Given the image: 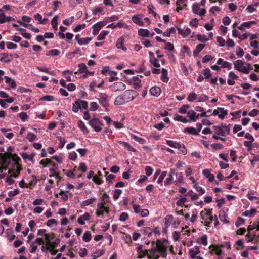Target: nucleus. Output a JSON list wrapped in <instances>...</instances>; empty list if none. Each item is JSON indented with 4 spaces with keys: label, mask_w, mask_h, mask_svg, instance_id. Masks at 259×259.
Here are the masks:
<instances>
[{
    "label": "nucleus",
    "mask_w": 259,
    "mask_h": 259,
    "mask_svg": "<svg viewBox=\"0 0 259 259\" xmlns=\"http://www.w3.org/2000/svg\"><path fill=\"white\" fill-rule=\"evenodd\" d=\"M212 129V132H214L215 134L222 136L224 135V132L220 127L213 126Z\"/></svg>",
    "instance_id": "39"
},
{
    "label": "nucleus",
    "mask_w": 259,
    "mask_h": 259,
    "mask_svg": "<svg viewBox=\"0 0 259 259\" xmlns=\"http://www.w3.org/2000/svg\"><path fill=\"white\" fill-rule=\"evenodd\" d=\"M202 174L205 178L208 179L209 182H212L214 180V176L210 172L209 169H204L202 171Z\"/></svg>",
    "instance_id": "27"
},
{
    "label": "nucleus",
    "mask_w": 259,
    "mask_h": 259,
    "mask_svg": "<svg viewBox=\"0 0 259 259\" xmlns=\"http://www.w3.org/2000/svg\"><path fill=\"white\" fill-rule=\"evenodd\" d=\"M109 33L108 31H102L97 37V39L99 40H103L105 39L106 36Z\"/></svg>",
    "instance_id": "56"
},
{
    "label": "nucleus",
    "mask_w": 259,
    "mask_h": 259,
    "mask_svg": "<svg viewBox=\"0 0 259 259\" xmlns=\"http://www.w3.org/2000/svg\"><path fill=\"white\" fill-rule=\"evenodd\" d=\"M192 11L194 13L199 14L200 16H204L206 13V10L204 8L200 9L198 4L195 3L192 6Z\"/></svg>",
    "instance_id": "14"
},
{
    "label": "nucleus",
    "mask_w": 259,
    "mask_h": 259,
    "mask_svg": "<svg viewBox=\"0 0 259 259\" xmlns=\"http://www.w3.org/2000/svg\"><path fill=\"white\" fill-rule=\"evenodd\" d=\"M77 101V103L79 105H80V109L83 108L84 109H87L88 108V102L85 101H82L80 100H78Z\"/></svg>",
    "instance_id": "53"
},
{
    "label": "nucleus",
    "mask_w": 259,
    "mask_h": 259,
    "mask_svg": "<svg viewBox=\"0 0 259 259\" xmlns=\"http://www.w3.org/2000/svg\"><path fill=\"white\" fill-rule=\"evenodd\" d=\"M196 242L198 244H201L204 246H206L208 244L207 236L206 235H203L197 239Z\"/></svg>",
    "instance_id": "25"
},
{
    "label": "nucleus",
    "mask_w": 259,
    "mask_h": 259,
    "mask_svg": "<svg viewBox=\"0 0 259 259\" xmlns=\"http://www.w3.org/2000/svg\"><path fill=\"white\" fill-rule=\"evenodd\" d=\"M166 142L169 146L178 149L183 155H185L187 153V150L184 144L171 140H166Z\"/></svg>",
    "instance_id": "4"
},
{
    "label": "nucleus",
    "mask_w": 259,
    "mask_h": 259,
    "mask_svg": "<svg viewBox=\"0 0 259 259\" xmlns=\"http://www.w3.org/2000/svg\"><path fill=\"white\" fill-rule=\"evenodd\" d=\"M131 137L134 140L138 142L140 144H144L146 142V140L144 139H143L141 137H139L134 134L131 135Z\"/></svg>",
    "instance_id": "50"
},
{
    "label": "nucleus",
    "mask_w": 259,
    "mask_h": 259,
    "mask_svg": "<svg viewBox=\"0 0 259 259\" xmlns=\"http://www.w3.org/2000/svg\"><path fill=\"white\" fill-rule=\"evenodd\" d=\"M209 252L210 254H215L218 256H220L222 254V250L221 246L211 245L209 247Z\"/></svg>",
    "instance_id": "17"
},
{
    "label": "nucleus",
    "mask_w": 259,
    "mask_h": 259,
    "mask_svg": "<svg viewBox=\"0 0 259 259\" xmlns=\"http://www.w3.org/2000/svg\"><path fill=\"white\" fill-rule=\"evenodd\" d=\"M2 162H6L7 160H11L12 162H19L20 158L17 155L11 154L10 152H6L4 154H0Z\"/></svg>",
    "instance_id": "6"
},
{
    "label": "nucleus",
    "mask_w": 259,
    "mask_h": 259,
    "mask_svg": "<svg viewBox=\"0 0 259 259\" xmlns=\"http://www.w3.org/2000/svg\"><path fill=\"white\" fill-rule=\"evenodd\" d=\"M112 91H121L125 89V85L121 82H116L110 87Z\"/></svg>",
    "instance_id": "12"
},
{
    "label": "nucleus",
    "mask_w": 259,
    "mask_h": 259,
    "mask_svg": "<svg viewBox=\"0 0 259 259\" xmlns=\"http://www.w3.org/2000/svg\"><path fill=\"white\" fill-rule=\"evenodd\" d=\"M200 252V248L198 246H195L194 247L189 249L188 251L190 257L192 259H194L198 256Z\"/></svg>",
    "instance_id": "13"
},
{
    "label": "nucleus",
    "mask_w": 259,
    "mask_h": 259,
    "mask_svg": "<svg viewBox=\"0 0 259 259\" xmlns=\"http://www.w3.org/2000/svg\"><path fill=\"white\" fill-rule=\"evenodd\" d=\"M106 25V22H99L93 26V34L97 35L100 30Z\"/></svg>",
    "instance_id": "18"
},
{
    "label": "nucleus",
    "mask_w": 259,
    "mask_h": 259,
    "mask_svg": "<svg viewBox=\"0 0 259 259\" xmlns=\"http://www.w3.org/2000/svg\"><path fill=\"white\" fill-rule=\"evenodd\" d=\"M58 224L57 221L55 219H51L48 220L46 223V225L49 227L53 226H56Z\"/></svg>",
    "instance_id": "52"
},
{
    "label": "nucleus",
    "mask_w": 259,
    "mask_h": 259,
    "mask_svg": "<svg viewBox=\"0 0 259 259\" xmlns=\"http://www.w3.org/2000/svg\"><path fill=\"white\" fill-rule=\"evenodd\" d=\"M200 216L202 220V223H205V226L209 227L210 223L213 220V217L212 216V210L205 208L201 211Z\"/></svg>",
    "instance_id": "3"
},
{
    "label": "nucleus",
    "mask_w": 259,
    "mask_h": 259,
    "mask_svg": "<svg viewBox=\"0 0 259 259\" xmlns=\"http://www.w3.org/2000/svg\"><path fill=\"white\" fill-rule=\"evenodd\" d=\"M90 214L88 212H85L84 214L80 216L78 218L77 222L79 224L83 225L85 224L86 221L90 220Z\"/></svg>",
    "instance_id": "24"
},
{
    "label": "nucleus",
    "mask_w": 259,
    "mask_h": 259,
    "mask_svg": "<svg viewBox=\"0 0 259 259\" xmlns=\"http://www.w3.org/2000/svg\"><path fill=\"white\" fill-rule=\"evenodd\" d=\"M44 209V207L40 206H38L34 208V209H33V212L34 214H40L41 212H42Z\"/></svg>",
    "instance_id": "64"
},
{
    "label": "nucleus",
    "mask_w": 259,
    "mask_h": 259,
    "mask_svg": "<svg viewBox=\"0 0 259 259\" xmlns=\"http://www.w3.org/2000/svg\"><path fill=\"white\" fill-rule=\"evenodd\" d=\"M37 182V178L35 176H32L31 181L28 183L29 188L32 189Z\"/></svg>",
    "instance_id": "48"
},
{
    "label": "nucleus",
    "mask_w": 259,
    "mask_h": 259,
    "mask_svg": "<svg viewBox=\"0 0 259 259\" xmlns=\"http://www.w3.org/2000/svg\"><path fill=\"white\" fill-rule=\"evenodd\" d=\"M212 115L218 116L219 119L222 120L227 115V111L224 108L218 107L217 109L213 110Z\"/></svg>",
    "instance_id": "11"
},
{
    "label": "nucleus",
    "mask_w": 259,
    "mask_h": 259,
    "mask_svg": "<svg viewBox=\"0 0 259 259\" xmlns=\"http://www.w3.org/2000/svg\"><path fill=\"white\" fill-rule=\"evenodd\" d=\"M174 120L181 121L183 123H187L188 122V120L186 118L179 115H176L174 117Z\"/></svg>",
    "instance_id": "47"
},
{
    "label": "nucleus",
    "mask_w": 259,
    "mask_h": 259,
    "mask_svg": "<svg viewBox=\"0 0 259 259\" xmlns=\"http://www.w3.org/2000/svg\"><path fill=\"white\" fill-rule=\"evenodd\" d=\"M89 124L96 132H100L102 128L103 124L98 118H93L89 121Z\"/></svg>",
    "instance_id": "7"
},
{
    "label": "nucleus",
    "mask_w": 259,
    "mask_h": 259,
    "mask_svg": "<svg viewBox=\"0 0 259 259\" xmlns=\"http://www.w3.org/2000/svg\"><path fill=\"white\" fill-rule=\"evenodd\" d=\"M119 144L120 145H121L123 147H124L125 149H126L127 150H128L129 151L135 152L136 151L135 149L132 146L130 145V144L127 142L120 141Z\"/></svg>",
    "instance_id": "40"
},
{
    "label": "nucleus",
    "mask_w": 259,
    "mask_h": 259,
    "mask_svg": "<svg viewBox=\"0 0 259 259\" xmlns=\"http://www.w3.org/2000/svg\"><path fill=\"white\" fill-rule=\"evenodd\" d=\"M219 218L221 221L223 223L227 224L229 223V221H228L227 217L225 215L224 212H220L219 214Z\"/></svg>",
    "instance_id": "54"
},
{
    "label": "nucleus",
    "mask_w": 259,
    "mask_h": 259,
    "mask_svg": "<svg viewBox=\"0 0 259 259\" xmlns=\"http://www.w3.org/2000/svg\"><path fill=\"white\" fill-rule=\"evenodd\" d=\"M167 248L163 243L158 242L151 249L146 251V255L149 259H158L161 256L165 258L167 256Z\"/></svg>",
    "instance_id": "1"
},
{
    "label": "nucleus",
    "mask_w": 259,
    "mask_h": 259,
    "mask_svg": "<svg viewBox=\"0 0 259 259\" xmlns=\"http://www.w3.org/2000/svg\"><path fill=\"white\" fill-rule=\"evenodd\" d=\"M51 240H45L44 244L42 245L41 250L43 252H48L49 250L54 249L55 246L51 242Z\"/></svg>",
    "instance_id": "10"
},
{
    "label": "nucleus",
    "mask_w": 259,
    "mask_h": 259,
    "mask_svg": "<svg viewBox=\"0 0 259 259\" xmlns=\"http://www.w3.org/2000/svg\"><path fill=\"white\" fill-rule=\"evenodd\" d=\"M167 172L166 171H161L159 170H157L154 174V179L157 178V182L158 184L162 183Z\"/></svg>",
    "instance_id": "16"
},
{
    "label": "nucleus",
    "mask_w": 259,
    "mask_h": 259,
    "mask_svg": "<svg viewBox=\"0 0 259 259\" xmlns=\"http://www.w3.org/2000/svg\"><path fill=\"white\" fill-rule=\"evenodd\" d=\"M142 15L141 14L133 15L132 17L133 22L140 26L144 25V22L142 20Z\"/></svg>",
    "instance_id": "19"
},
{
    "label": "nucleus",
    "mask_w": 259,
    "mask_h": 259,
    "mask_svg": "<svg viewBox=\"0 0 259 259\" xmlns=\"http://www.w3.org/2000/svg\"><path fill=\"white\" fill-rule=\"evenodd\" d=\"M193 187L198 192L199 195H202L205 192V189L201 186H198L197 184L193 185Z\"/></svg>",
    "instance_id": "42"
},
{
    "label": "nucleus",
    "mask_w": 259,
    "mask_h": 259,
    "mask_svg": "<svg viewBox=\"0 0 259 259\" xmlns=\"http://www.w3.org/2000/svg\"><path fill=\"white\" fill-rule=\"evenodd\" d=\"M78 67L79 68V70L78 72L83 73H87V67L85 64L84 63H80L78 64Z\"/></svg>",
    "instance_id": "46"
},
{
    "label": "nucleus",
    "mask_w": 259,
    "mask_h": 259,
    "mask_svg": "<svg viewBox=\"0 0 259 259\" xmlns=\"http://www.w3.org/2000/svg\"><path fill=\"white\" fill-rule=\"evenodd\" d=\"M124 38L123 37H120L118 39L116 42V47L118 49H121L123 51H125L126 48L123 45Z\"/></svg>",
    "instance_id": "31"
},
{
    "label": "nucleus",
    "mask_w": 259,
    "mask_h": 259,
    "mask_svg": "<svg viewBox=\"0 0 259 259\" xmlns=\"http://www.w3.org/2000/svg\"><path fill=\"white\" fill-rule=\"evenodd\" d=\"M109 212V207L106 205H102V203H98L97 205V209L96 211V215L97 217H101L104 218L105 214Z\"/></svg>",
    "instance_id": "5"
},
{
    "label": "nucleus",
    "mask_w": 259,
    "mask_h": 259,
    "mask_svg": "<svg viewBox=\"0 0 259 259\" xmlns=\"http://www.w3.org/2000/svg\"><path fill=\"white\" fill-rule=\"evenodd\" d=\"M108 202H109V196L106 193H104L98 203H102V205H106Z\"/></svg>",
    "instance_id": "35"
},
{
    "label": "nucleus",
    "mask_w": 259,
    "mask_h": 259,
    "mask_svg": "<svg viewBox=\"0 0 259 259\" xmlns=\"http://www.w3.org/2000/svg\"><path fill=\"white\" fill-rule=\"evenodd\" d=\"M99 100L103 107H107L109 106L110 97L106 93H100L99 95Z\"/></svg>",
    "instance_id": "9"
},
{
    "label": "nucleus",
    "mask_w": 259,
    "mask_h": 259,
    "mask_svg": "<svg viewBox=\"0 0 259 259\" xmlns=\"http://www.w3.org/2000/svg\"><path fill=\"white\" fill-rule=\"evenodd\" d=\"M237 78L238 76L233 71L230 72L227 80L228 84L230 85H234L235 84L234 80L237 79Z\"/></svg>",
    "instance_id": "22"
},
{
    "label": "nucleus",
    "mask_w": 259,
    "mask_h": 259,
    "mask_svg": "<svg viewBox=\"0 0 259 259\" xmlns=\"http://www.w3.org/2000/svg\"><path fill=\"white\" fill-rule=\"evenodd\" d=\"M187 199L185 196H180V199L177 201L176 205L179 206H182L186 202Z\"/></svg>",
    "instance_id": "51"
},
{
    "label": "nucleus",
    "mask_w": 259,
    "mask_h": 259,
    "mask_svg": "<svg viewBox=\"0 0 259 259\" xmlns=\"http://www.w3.org/2000/svg\"><path fill=\"white\" fill-rule=\"evenodd\" d=\"M82 239L85 242H88L91 239V234L90 231H85L83 235Z\"/></svg>",
    "instance_id": "44"
},
{
    "label": "nucleus",
    "mask_w": 259,
    "mask_h": 259,
    "mask_svg": "<svg viewBox=\"0 0 259 259\" xmlns=\"http://www.w3.org/2000/svg\"><path fill=\"white\" fill-rule=\"evenodd\" d=\"M174 217L171 215H167L165 218V226L167 228L170 225H173Z\"/></svg>",
    "instance_id": "32"
},
{
    "label": "nucleus",
    "mask_w": 259,
    "mask_h": 259,
    "mask_svg": "<svg viewBox=\"0 0 259 259\" xmlns=\"http://www.w3.org/2000/svg\"><path fill=\"white\" fill-rule=\"evenodd\" d=\"M133 84L135 88H139L140 87V83L141 80L138 77H133Z\"/></svg>",
    "instance_id": "63"
},
{
    "label": "nucleus",
    "mask_w": 259,
    "mask_h": 259,
    "mask_svg": "<svg viewBox=\"0 0 259 259\" xmlns=\"http://www.w3.org/2000/svg\"><path fill=\"white\" fill-rule=\"evenodd\" d=\"M205 45L202 44L198 45L193 51V56L196 57L198 55L199 53L203 50L204 48Z\"/></svg>",
    "instance_id": "37"
},
{
    "label": "nucleus",
    "mask_w": 259,
    "mask_h": 259,
    "mask_svg": "<svg viewBox=\"0 0 259 259\" xmlns=\"http://www.w3.org/2000/svg\"><path fill=\"white\" fill-rule=\"evenodd\" d=\"M78 254L81 257H84L88 254V250L85 248H81L79 249Z\"/></svg>",
    "instance_id": "62"
},
{
    "label": "nucleus",
    "mask_w": 259,
    "mask_h": 259,
    "mask_svg": "<svg viewBox=\"0 0 259 259\" xmlns=\"http://www.w3.org/2000/svg\"><path fill=\"white\" fill-rule=\"evenodd\" d=\"M175 29L174 27H171L169 29H167L166 31L163 33V36L170 37L171 33H175Z\"/></svg>",
    "instance_id": "58"
},
{
    "label": "nucleus",
    "mask_w": 259,
    "mask_h": 259,
    "mask_svg": "<svg viewBox=\"0 0 259 259\" xmlns=\"http://www.w3.org/2000/svg\"><path fill=\"white\" fill-rule=\"evenodd\" d=\"M138 33L140 36L144 37L153 36L154 34V33L151 34L150 32L146 29H139Z\"/></svg>",
    "instance_id": "23"
},
{
    "label": "nucleus",
    "mask_w": 259,
    "mask_h": 259,
    "mask_svg": "<svg viewBox=\"0 0 259 259\" xmlns=\"http://www.w3.org/2000/svg\"><path fill=\"white\" fill-rule=\"evenodd\" d=\"M151 94L154 96H158L161 93V89L158 87H153L150 90Z\"/></svg>",
    "instance_id": "36"
},
{
    "label": "nucleus",
    "mask_w": 259,
    "mask_h": 259,
    "mask_svg": "<svg viewBox=\"0 0 259 259\" xmlns=\"http://www.w3.org/2000/svg\"><path fill=\"white\" fill-rule=\"evenodd\" d=\"M78 127L83 132H88V129L87 128L85 124L82 121H78L77 122Z\"/></svg>",
    "instance_id": "60"
},
{
    "label": "nucleus",
    "mask_w": 259,
    "mask_h": 259,
    "mask_svg": "<svg viewBox=\"0 0 259 259\" xmlns=\"http://www.w3.org/2000/svg\"><path fill=\"white\" fill-rule=\"evenodd\" d=\"M5 234L6 235V237L10 242L14 240L16 237V236L13 234L12 230L10 229H7L6 230Z\"/></svg>",
    "instance_id": "30"
},
{
    "label": "nucleus",
    "mask_w": 259,
    "mask_h": 259,
    "mask_svg": "<svg viewBox=\"0 0 259 259\" xmlns=\"http://www.w3.org/2000/svg\"><path fill=\"white\" fill-rule=\"evenodd\" d=\"M133 92V91L132 90H126L122 94L126 102H128L134 99V98L132 94Z\"/></svg>",
    "instance_id": "20"
},
{
    "label": "nucleus",
    "mask_w": 259,
    "mask_h": 259,
    "mask_svg": "<svg viewBox=\"0 0 259 259\" xmlns=\"http://www.w3.org/2000/svg\"><path fill=\"white\" fill-rule=\"evenodd\" d=\"M161 73V80L164 82H168L169 78L167 77V71L165 69L162 68Z\"/></svg>",
    "instance_id": "38"
},
{
    "label": "nucleus",
    "mask_w": 259,
    "mask_h": 259,
    "mask_svg": "<svg viewBox=\"0 0 259 259\" xmlns=\"http://www.w3.org/2000/svg\"><path fill=\"white\" fill-rule=\"evenodd\" d=\"M122 191L120 189H115L113 194V198L114 200H117L120 197Z\"/></svg>",
    "instance_id": "49"
},
{
    "label": "nucleus",
    "mask_w": 259,
    "mask_h": 259,
    "mask_svg": "<svg viewBox=\"0 0 259 259\" xmlns=\"http://www.w3.org/2000/svg\"><path fill=\"white\" fill-rule=\"evenodd\" d=\"M92 40V37L81 38V39L78 40V43L80 45H86L88 44L89 42Z\"/></svg>",
    "instance_id": "43"
},
{
    "label": "nucleus",
    "mask_w": 259,
    "mask_h": 259,
    "mask_svg": "<svg viewBox=\"0 0 259 259\" xmlns=\"http://www.w3.org/2000/svg\"><path fill=\"white\" fill-rule=\"evenodd\" d=\"M7 163H0V179L5 177L7 174H10L11 176L16 178L21 170L19 163H14L10 169H8Z\"/></svg>",
    "instance_id": "2"
},
{
    "label": "nucleus",
    "mask_w": 259,
    "mask_h": 259,
    "mask_svg": "<svg viewBox=\"0 0 259 259\" xmlns=\"http://www.w3.org/2000/svg\"><path fill=\"white\" fill-rule=\"evenodd\" d=\"M243 65L244 62L241 60H237L234 62L235 69L243 73L248 74L249 71L246 69V66H244Z\"/></svg>",
    "instance_id": "8"
},
{
    "label": "nucleus",
    "mask_w": 259,
    "mask_h": 259,
    "mask_svg": "<svg viewBox=\"0 0 259 259\" xmlns=\"http://www.w3.org/2000/svg\"><path fill=\"white\" fill-rule=\"evenodd\" d=\"M44 202V199L42 198H37L35 199L32 202V204L34 206H40L42 204V203Z\"/></svg>",
    "instance_id": "59"
},
{
    "label": "nucleus",
    "mask_w": 259,
    "mask_h": 259,
    "mask_svg": "<svg viewBox=\"0 0 259 259\" xmlns=\"http://www.w3.org/2000/svg\"><path fill=\"white\" fill-rule=\"evenodd\" d=\"M125 99H124L123 96L121 95L118 96L116 97L115 101H114V104L115 105H122L125 103V101L124 100Z\"/></svg>",
    "instance_id": "33"
},
{
    "label": "nucleus",
    "mask_w": 259,
    "mask_h": 259,
    "mask_svg": "<svg viewBox=\"0 0 259 259\" xmlns=\"http://www.w3.org/2000/svg\"><path fill=\"white\" fill-rule=\"evenodd\" d=\"M37 236L44 238L45 240H52L53 239V235L47 233L46 230L44 229L37 230Z\"/></svg>",
    "instance_id": "15"
},
{
    "label": "nucleus",
    "mask_w": 259,
    "mask_h": 259,
    "mask_svg": "<svg viewBox=\"0 0 259 259\" xmlns=\"http://www.w3.org/2000/svg\"><path fill=\"white\" fill-rule=\"evenodd\" d=\"M5 78H6V82L7 83H9L10 85H11V86L12 88H15L16 87V84L14 80L12 79L11 78L7 77V76H5Z\"/></svg>",
    "instance_id": "55"
},
{
    "label": "nucleus",
    "mask_w": 259,
    "mask_h": 259,
    "mask_svg": "<svg viewBox=\"0 0 259 259\" xmlns=\"http://www.w3.org/2000/svg\"><path fill=\"white\" fill-rule=\"evenodd\" d=\"M254 191H251L247 194V197L250 201L253 202L255 204H259V198L254 196Z\"/></svg>",
    "instance_id": "28"
},
{
    "label": "nucleus",
    "mask_w": 259,
    "mask_h": 259,
    "mask_svg": "<svg viewBox=\"0 0 259 259\" xmlns=\"http://www.w3.org/2000/svg\"><path fill=\"white\" fill-rule=\"evenodd\" d=\"M187 114L190 120L193 122H195L199 118V114H196L193 110L188 111Z\"/></svg>",
    "instance_id": "21"
},
{
    "label": "nucleus",
    "mask_w": 259,
    "mask_h": 259,
    "mask_svg": "<svg viewBox=\"0 0 259 259\" xmlns=\"http://www.w3.org/2000/svg\"><path fill=\"white\" fill-rule=\"evenodd\" d=\"M178 33L182 35L184 37L188 36L191 33V30L187 28L185 29H182L180 28H178Z\"/></svg>",
    "instance_id": "34"
},
{
    "label": "nucleus",
    "mask_w": 259,
    "mask_h": 259,
    "mask_svg": "<svg viewBox=\"0 0 259 259\" xmlns=\"http://www.w3.org/2000/svg\"><path fill=\"white\" fill-rule=\"evenodd\" d=\"M256 212L257 210L255 208H251L249 210H247L243 212L242 213V216L253 217L255 215Z\"/></svg>",
    "instance_id": "26"
},
{
    "label": "nucleus",
    "mask_w": 259,
    "mask_h": 259,
    "mask_svg": "<svg viewBox=\"0 0 259 259\" xmlns=\"http://www.w3.org/2000/svg\"><path fill=\"white\" fill-rule=\"evenodd\" d=\"M19 193V190H18V189H15L12 191H10L8 193V195L9 197L12 198L13 197L18 194Z\"/></svg>",
    "instance_id": "57"
},
{
    "label": "nucleus",
    "mask_w": 259,
    "mask_h": 259,
    "mask_svg": "<svg viewBox=\"0 0 259 259\" xmlns=\"http://www.w3.org/2000/svg\"><path fill=\"white\" fill-rule=\"evenodd\" d=\"M251 235L253 243H259V235L256 234L255 233H251Z\"/></svg>",
    "instance_id": "61"
},
{
    "label": "nucleus",
    "mask_w": 259,
    "mask_h": 259,
    "mask_svg": "<svg viewBox=\"0 0 259 259\" xmlns=\"http://www.w3.org/2000/svg\"><path fill=\"white\" fill-rule=\"evenodd\" d=\"M104 253V251L103 250H98L92 254L91 257L93 258V259H96L102 256Z\"/></svg>",
    "instance_id": "41"
},
{
    "label": "nucleus",
    "mask_w": 259,
    "mask_h": 259,
    "mask_svg": "<svg viewBox=\"0 0 259 259\" xmlns=\"http://www.w3.org/2000/svg\"><path fill=\"white\" fill-rule=\"evenodd\" d=\"M97 199L96 197H92L81 202L80 205L82 207L89 206L95 203Z\"/></svg>",
    "instance_id": "29"
},
{
    "label": "nucleus",
    "mask_w": 259,
    "mask_h": 259,
    "mask_svg": "<svg viewBox=\"0 0 259 259\" xmlns=\"http://www.w3.org/2000/svg\"><path fill=\"white\" fill-rule=\"evenodd\" d=\"M184 132H187L188 133L192 135H198V132L197 131L196 128L194 127H187L184 130Z\"/></svg>",
    "instance_id": "45"
}]
</instances>
